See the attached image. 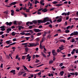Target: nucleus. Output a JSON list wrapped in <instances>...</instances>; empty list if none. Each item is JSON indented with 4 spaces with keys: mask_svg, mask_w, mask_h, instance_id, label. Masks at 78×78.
Here are the masks:
<instances>
[{
    "mask_svg": "<svg viewBox=\"0 0 78 78\" xmlns=\"http://www.w3.org/2000/svg\"><path fill=\"white\" fill-rule=\"evenodd\" d=\"M48 21H49V18L48 17H46L44 18L43 20H37L38 23H46V22H48Z\"/></svg>",
    "mask_w": 78,
    "mask_h": 78,
    "instance_id": "obj_1",
    "label": "nucleus"
},
{
    "mask_svg": "<svg viewBox=\"0 0 78 78\" xmlns=\"http://www.w3.org/2000/svg\"><path fill=\"white\" fill-rule=\"evenodd\" d=\"M29 44L30 45H27V46L29 47H36L37 45H39L37 42L32 43H29Z\"/></svg>",
    "mask_w": 78,
    "mask_h": 78,
    "instance_id": "obj_2",
    "label": "nucleus"
},
{
    "mask_svg": "<svg viewBox=\"0 0 78 78\" xmlns=\"http://www.w3.org/2000/svg\"><path fill=\"white\" fill-rule=\"evenodd\" d=\"M36 33H38V32H41V31H42V30H40L39 29H34L33 30Z\"/></svg>",
    "mask_w": 78,
    "mask_h": 78,
    "instance_id": "obj_3",
    "label": "nucleus"
},
{
    "mask_svg": "<svg viewBox=\"0 0 78 78\" xmlns=\"http://www.w3.org/2000/svg\"><path fill=\"white\" fill-rule=\"evenodd\" d=\"M5 24H6L7 26H11V25L12 24V22H10L9 23L7 22L5 23Z\"/></svg>",
    "mask_w": 78,
    "mask_h": 78,
    "instance_id": "obj_4",
    "label": "nucleus"
},
{
    "mask_svg": "<svg viewBox=\"0 0 78 78\" xmlns=\"http://www.w3.org/2000/svg\"><path fill=\"white\" fill-rule=\"evenodd\" d=\"M16 3H17V2H14L10 4H9V5H10V6H11V5H16Z\"/></svg>",
    "mask_w": 78,
    "mask_h": 78,
    "instance_id": "obj_5",
    "label": "nucleus"
},
{
    "mask_svg": "<svg viewBox=\"0 0 78 78\" xmlns=\"http://www.w3.org/2000/svg\"><path fill=\"white\" fill-rule=\"evenodd\" d=\"M10 73H12L14 75H16V70H13L10 71Z\"/></svg>",
    "mask_w": 78,
    "mask_h": 78,
    "instance_id": "obj_6",
    "label": "nucleus"
},
{
    "mask_svg": "<svg viewBox=\"0 0 78 78\" xmlns=\"http://www.w3.org/2000/svg\"><path fill=\"white\" fill-rule=\"evenodd\" d=\"M25 73V72H19L18 73V76H20V75H22L23 74V73Z\"/></svg>",
    "mask_w": 78,
    "mask_h": 78,
    "instance_id": "obj_7",
    "label": "nucleus"
},
{
    "mask_svg": "<svg viewBox=\"0 0 78 78\" xmlns=\"http://www.w3.org/2000/svg\"><path fill=\"white\" fill-rule=\"evenodd\" d=\"M11 15L12 16H13L14 15V10L12 9L11 10Z\"/></svg>",
    "mask_w": 78,
    "mask_h": 78,
    "instance_id": "obj_8",
    "label": "nucleus"
},
{
    "mask_svg": "<svg viewBox=\"0 0 78 78\" xmlns=\"http://www.w3.org/2000/svg\"><path fill=\"white\" fill-rule=\"evenodd\" d=\"M31 56H29L26 59H28V61H31Z\"/></svg>",
    "mask_w": 78,
    "mask_h": 78,
    "instance_id": "obj_9",
    "label": "nucleus"
},
{
    "mask_svg": "<svg viewBox=\"0 0 78 78\" xmlns=\"http://www.w3.org/2000/svg\"><path fill=\"white\" fill-rule=\"evenodd\" d=\"M23 67H24V70H27V72H29V71H28V69H27V68L26 67H25V66H23Z\"/></svg>",
    "mask_w": 78,
    "mask_h": 78,
    "instance_id": "obj_10",
    "label": "nucleus"
},
{
    "mask_svg": "<svg viewBox=\"0 0 78 78\" xmlns=\"http://www.w3.org/2000/svg\"><path fill=\"white\" fill-rule=\"evenodd\" d=\"M60 41L61 42H63L64 43H66V40L63 39H60Z\"/></svg>",
    "mask_w": 78,
    "mask_h": 78,
    "instance_id": "obj_11",
    "label": "nucleus"
},
{
    "mask_svg": "<svg viewBox=\"0 0 78 78\" xmlns=\"http://www.w3.org/2000/svg\"><path fill=\"white\" fill-rule=\"evenodd\" d=\"M17 34V33H16L14 32H13L11 34V35L15 36V34Z\"/></svg>",
    "mask_w": 78,
    "mask_h": 78,
    "instance_id": "obj_12",
    "label": "nucleus"
},
{
    "mask_svg": "<svg viewBox=\"0 0 78 78\" xmlns=\"http://www.w3.org/2000/svg\"><path fill=\"white\" fill-rule=\"evenodd\" d=\"M41 43H40V47L41 48V49H43L44 48V46H43L41 45Z\"/></svg>",
    "mask_w": 78,
    "mask_h": 78,
    "instance_id": "obj_13",
    "label": "nucleus"
},
{
    "mask_svg": "<svg viewBox=\"0 0 78 78\" xmlns=\"http://www.w3.org/2000/svg\"><path fill=\"white\" fill-rule=\"evenodd\" d=\"M63 5V4H55V5H56V6H62Z\"/></svg>",
    "mask_w": 78,
    "mask_h": 78,
    "instance_id": "obj_14",
    "label": "nucleus"
},
{
    "mask_svg": "<svg viewBox=\"0 0 78 78\" xmlns=\"http://www.w3.org/2000/svg\"><path fill=\"white\" fill-rule=\"evenodd\" d=\"M53 63V61L52 60H51L49 62V64H51Z\"/></svg>",
    "mask_w": 78,
    "mask_h": 78,
    "instance_id": "obj_15",
    "label": "nucleus"
},
{
    "mask_svg": "<svg viewBox=\"0 0 78 78\" xmlns=\"http://www.w3.org/2000/svg\"><path fill=\"white\" fill-rule=\"evenodd\" d=\"M41 55H42L43 57H44V58H46V55H45V54H44V53L42 52H41Z\"/></svg>",
    "mask_w": 78,
    "mask_h": 78,
    "instance_id": "obj_16",
    "label": "nucleus"
},
{
    "mask_svg": "<svg viewBox=\"0 0 78 78\" xmlns=\"http://www.w3.org/2000/svg\"><path fill=\"white\" fill-rule=\"evenodd\" d=\"M73 33L74 34V36H76V35H78V31L74 32Z\"/></svg>",
    "mask_w": 78,
    "mask_h": 78,
    "instance_id": "obj_17",
    "label": "nucleus"
},
{
    "mask_svg": "<svg viewBox=\"0 0 78 78\" xmlns=\"http://www.w3.org/2000/svg\"><path fill=\"white\" fill-rule=\"evenodd\" d=\"M35 41H36V42H39V41H40V40L39 39V38L38 37L37 38H36L35 40Z\"/></svg>",
    "mask_w": 78,
    "mask_h": 78,
    "instance_id": "obj_18",
    "label": "nucleus"
},
{
    "mask_svg": "<svg viewBox=\"0 0 78 78\" xmlns=\"http://www.w3.org/2000/svg\"><path fill=\"white\" fill-rule=\"evenodd\" d=\"M48 10L47 9H43L42 10V11L44 12H47Z\"/></svg>",
    "mask_w": 78,
    "mask_h": 78,
    "instance_id": "obj_19",
    "label": "nucleus"
},
{
    "mask_svg": "<svg viewBox=\"0 0 78 78\" xmlns=\"http://www.w3.org/2000/svg\"><path fill=\"white\" fill-rule=\"evenodd\" d=\"M75 49H74L73 50V51L71 52V54L73 55L75 53Z\"/></svg>",
    "mask_w": 78,
    "mask_h": 78,
    "instance_id": "obj_20",
    "label": "nucleus"
},
{
    "mask_svg": "<svg viewBox=\"0 0 78 78\" xmlns=\"http://www.w3.org/2000/svg\"><path fill=\"white\" fill-rule=\"evenodd\" d=\"M61 21H62V18H59V19L57 20V22H61Z\"/></svg>",
    "mask_w": 78,
    "mask_h": 78,
    "instance_id": "obj_21",
    "label": "nucleus"
},
{
    "mask_svg": "<svg viewBox=\"0 0 78 78\" xmlns=\"http://www.w3.org/2000/svg\"><path fill=\"white\" fill-rule=\"evenodd\" d=\"M11 40H10L9 41H6V43L7 44H10V42H11Z\"/></svg>",
    "mask_w": 78,
    "mask_h": 78,
    "instance_id": "obj_22",
    "label": "nucleus"
},
{
    "mask_svg": "<svg viewBox=\"0 0 78 78\" xmlns=\"http://www.w3.org/2000/svg\"><path fill=\"white\" fill-rule=\"evenodd\" d=\"M64 72L63 71H61L60 73V74L61 76H62L63 75V74H64Z\"/></svg>",
    "mask_w": 78,
    "mask_h": 78,
    "instance_id": "obj_23",
    "label": "nucleus"
},
{
    "mask_svg": "<svg viewBox=\"0 0 78 78\" xmlns=\"http://www.w3.org/2000/svg\"><path fill=\"white\" fill-rule=\"evenodd\" d=\"M64 46H63V45H61V46L59 47V49H61V48H64Z\"/></svg>",
    "mask_w": 78,
    "mask_h": 78,
    "instance_id": "obj_24",
    "label": "nucleus"
},
{
    "mask_svg": "<svg viewBox=\"0 0 78 78\" xmlns=\"http://www.w3.org/2000/svg\"><path fill=\"white\" fill-rule=\"evenodd\" d=\"M41 32L38 33L37 34V36H41Z\"/></svg>",
    "mask_w": 78,
    "mask_h": 78,
    "instance_id": "obj_25",
    "label": "nucleus"
},
{
    "mask_svg": "<svg viewBox=\"0 0 78 78\" xmlns=\"http://www.w3.org/2000/svg\"><path fill=\"white\" fill-rule=\"evenodd\" d=\"M39 3V2L37 0H35V2H34V4H37V3Z\"/></svg>",
    "mask_w": 78,
    "mask_h": 78,
    "instance_id": "obj_26",
    "label": "nucleus"
},
{
    "mask_svg": "<svg viewBox=\"0 0 78 78\" xmlns=\"http://www.w3.org/2000/svg\"><path fill=\"white\" fill-rule=\"evenodd\" d=\"M62 16H64L65 15L66 16H67V13L64 12L62 13Z\"/></svg>",
    "mask_w": 78,
    "mask_h": 78,
    "instance_id": "obj_27",
    "label": "nucleus"
},
{
    "mask_svg": "<svg viewBox=\"0 0 78 78\" xmlns=\"http://www.w3.org/2000/svg\"><path fill=\"white\" fill-rule=\"evenodd\" d=\"M32 23H34V24H36V23H37V21H36V20H34V21H32Z\"/></svg>",
    "mask_w": 78,
    "mask_h": 78,
    "instance_id": "obj_28",
    "label": "nucleus"
},
{
    "mask_svg": "<svg viewBox=\"0 0 78 78\" xmlns=\"http://www.w3.org/2000/svg\"><path fill=\"white\" fill-rule=\"evenodd\" d=\"M25 35L26 36H29V35H31V34L30 33H26Z\"/></svg>",
    "mask_w": 78,
    "mask_h": 78,
    "instance_id": "obj_29",
    "label": "nucleus"
},
{
    "mask_svg": "<svg viewBox=\"0 0 78 78\" xmlns=\"http://www.w3.org/2000/svg\"><path fill=\"white\" fill-rule=\"evenodd\" d=\"M7 31H11V28H8L6 30Z\"/></svg>",
    "mask_w": 78,
    "mask_h": 78,
    "instance_id": "obj_30",
    "label": "nucleus"
},
{
    "mask_svg": "<svg viewBox=\"0 0 78 78\" xmlns=\"http://www.w3.org/2000/svg\"><path fill=\"white\" fill-rule=\"evenodd\" d=\"M44 40H45V37H43L42 38V41H41V42H43V41H44Z\"/></svg>",
    "mask_w": 78,
    "mask_h": 78,
    "instance_id": "obj_31",
    "label": "nucleus"
},
{
    "mask_svg": "<svg viewBox=\"0 0 78 78\" xmlns=\"http://www.w3.org/2000/svg\"><path fill=\"white\" fill-rule=\"evenodd\" d=\"M20 34H21V35H24L25 33L24 32H23L22 33H20Z\"/></svg>",
    "mask_w": 78,
    "mask_h": 78,
    "instance_id": "obj_32",
    "label": "nucleus"
},
{
    "mask_svg": "<svg viewBox=\"0 0 78 78\" xmlns=\"http://www.w3.org/2000/svg\"><path fill=\"white\" fill-rule=\"evenodd\" d=\"M16 44V42H14L10 44H9V45H14L15 44Z\"/></svg>",
    "mask_w": 78,
    "mask_h": 78,
    "instance_id": "obj_33",
    "label": "nucleus"
},
{
    "mask_svg": "<svg viewBox=\"0 0 78 78\" xmlns=\"http://www.w3.org/2000/svg\"><path fill=\"white\" fill-rule=\"evenodd\" d=\"M46 34H47V32H44V34H43V37H45V36H46Z\"/></svg>",
    "mask_w": 78,
    "mask_h": 78,
    "instance_id": "obj_34",
    "label": "nucleus"
},
{
    "mask_svg": "<svg viewBox=\"0 0 78 78\" xmlns=\"http://www.w3.org/2000/svg\"><path fill=\"white\" fill-rule=\"evenodd\" d=\"M5 26H2L0 27V28H1L2 29H5Z\"/></svg>",
    "mask_w": 78,
    "mask_h": 78,
    "instance_id": "obj_35",
    "label": "nucleus"
},
{
    "mask_svg": "<svg viewBox=\"0 0 78 78\" xmlns=\"http://www.w3.org/2000/svg\"><path fill=\"white\" fill-rule=\"evenodd\" d=\"M70 32V30H67L65 31V32L66 33H68Z\"/></svg>",
    "mask_w": 78,
    "mask_h": 78,
    "instance_id": "obj_36",
    "label": "nucleus"
},
{
    "mask_svg": "<svg viewBox=\"0 0 78 78\" xmlns=\"http://www.w3.org/2000/svg\"><path fill=\"white\" fill-rule=\"evenodd\" d=\"M58 3V2H56V1H54V2H52L53 4H57Z\"/></svg>",
    "mask_w": 78,
    "mask_h": 78,
    "instance_id": "obj_37",
    "label": "nucleus"
},
{
    "mask_svg": "<svg viewBox=\"0 0 78 78\" xmlns=\"http://www.w3.org/2000/svg\"><path fill=\"white\" fill-rule=\"evenodd\" d=\"M25 51L26 52H28V48H25Z\"/></svg>",
    "mask_w": 78,
    "mask_h": 78,
    "instance_id": "obj_38",
    "label": "nucleus"
},
{
    "mask_svg": "<svg viewBox=\"0 0 78 78\" xmlns=\"http://www.w3.org/2000/svg\"><path fill=\"white\" fill-rule=\"evenodd\" d=\"M44 66V64H42L40 65H39L38 66H37L36 67H41V66Z\"/></svg>",
    "mask_w": 78,
    "mask_h": 78,
    "instance_id": "obj_39",
    "label": "nucleus"
},
{
    "mask_svg": "<svg viewBox=\"0 0 78 78\" xmlns=\"http://www.w3.org/2000/svg\"><path fill=\"white\" fill-rule=\"evenodd\" d=\"M53 55V56H56V55H57V54L56 53V52H55L54 53L52 54Z\"/></svg>",
    "mask_w": 78,
    "mask_h": 78,
    "instance_id": "obj_40",
    "label": "nucleus"
},
{
    "mask_svg": "<svg viewBox=\"0 0 78 78\" xmlns=\"http://www.w3.org/2000/svg\"><path fill=\"white\" fill-rule=\"evenodd\" d=\"M38 75V76H40L41 75V71H40V72L37 73Z\"/></svg>",
    "mask_w": 78,
    "mask_h": 78,
    "instance_id": "obj_41",
    "label": "nucleus"
},
{
    "mask_svg": "<svg viewBox=\"0 0 78 78\" xmlns=\"http://www.w3.org/2000/svg\"><path fill=\"white\" fill-rule=\"evenodd\" d=\"M30 9H27L26 10V12H30Z\"/></svg>",
    "mask_w": 78,
    "mask_h": 78,
    "instance_id": "obj_42",
    "label": "nucleus"
},
{
    "mask_svg": "<svg viewBox=\"0 0 78 78\" xmlns=\"http://www.w3.org/2000/svg\"><path fill=\"white\" fill-rule=\"evenodd\" d=\"M75 39H73L71 40V42H72V43H73V42H75Z\"/></svg>",
    "mask_w": 78,
    "mask_h": 78,
    "instance_id": "obj_43",
    "label": "nucleus"
},
{
    "mask_svg": "<svg viewBox=\"0 0 78 78\" xmlns=\"http://www.w3.org/2000/svg\"><path fill=\"white\" fill-rule=\"evenodd\" d=\"M55 52H55V50H53L52 51V54H53V53H55Z\"/></svg>",
    "mask_w": 78,
    "mask_h": 78,
    "instance_id": "obj_44",
    "label": "nucleus"
},
{
    "mask_svg": "<svg viewBox=\"0 0 78 78\" xmlns=\"http://www.w3.org/2000/svg\"><path fill=\"white\" fill-rule=\"evenodd\" d=\"M18 30H21V26H18Z\"/></svg>",
    "mask_w": 78,
    "mask_h": 78,
    "instance_id": "obj_45",
    "label": "nucleus"
},
{
    "mask_svg": "<svg viewBox=\"0 0 78 78\" xmlns=\"http://www.w3.org/2000/svg\"><path fill=\"white\" fill-rule=\"evenodd\" d=\"M14 25H17V21H14Z\"/></svg>",
    "mask_w": 78,
    "mask_h": 78,
    "instance_id": "obj_46",
    "label": "nucleus"
},
{
    "mask_svg": "<svg viewBox=\"0 0 78 78\" xmlns=\"http://www.w3.org/2000/svg\"><path fill=\"white\" fill-rule=\"evenodd\" d=\"M31 37L32 38V40H31V41H33V39H34V36H33V35H32L31 36Z\"/></svg>",
    "mask_w": 78,
    "mask_h": 78,
    "instance_id": "obj_47",
    "label": "nucleus"
},
{
    "mask_svg": "<svg viewBox=\"0 0 78 78\" xmlns=\"http://www.w3.org/2000/svg\"><path fill=\"white\" fill-rule=\"evenodd\" d=\"M4 33V32L3 31H1L0 32V35H2V34H3Z\"/></svg>",
    "mask_w": 78,
    "mask_h": 78,
    "instance_id": "obj_48",
    "label": "nucleus"
},
{
    "mask_svg": "<svg viewBox=\"0 0 78 78\" xmlns=\"http://www.w3.org/2000/svg\"><path fill=\"white\" fill-rule=\"evenodd\" d=\"M63 66V63H61L59 65V66L60 67H62V66Z\"/></svg>",
    "mask_w": 78,
    "mask_h": 78,
    "instance_id": "obj_49",
    "label": "nucleus"
},
{
    "mask_svg": "<svg viewBox=\"0 0 78 78\" xmlns=\"http://www.w3.org/2000/svg\"><path fill=\"white\" fill-rule=\"evenodd\" d=\"M44 2V0H41V1H40V4L41 3H43V2Z\"/></svg>",
    "mask_w": 78,
    "mask_h": 78,
    "instance_id": "obj_50",
    "label": "nucleus"
},
{
    "mask_svg": "<svg viewBox=\"0 0 78 78\" xmlns=\"http://www.w3.org/2000/svg\"><path fill=\"white\" fill-rule=\"evenodd\" d=\"M12 48V49H13V51H15V49H16V48L15 47H13Z\"/></svg>",
    "mask_w": 78,
    "mask_h": 78,
    "instance_id": "obj_51",
    "label": "nucleus"
},
{
    "mask_svg": "<svg viewBox=\"0 0 78 78\" xmlns=\"http://www.w3.org/2000/svg\"><path fill=\"white\" fill-rule=\"evenodd\" d=\"M49 22H51V23H53V21H52V20H51V19H49Z\"/></svg>",
    "mask_w": 78,
    "mask_h": 78,
    "instance_id": "obj_52",
    "label": "nucleus"
},
{
    "mask_svg": "<svg viewBox=\"0 0 78 78\" xmlns=\"http://www.w3.org/2000/svg\"><path fill=\"white\" fill-rule=\"evenodd\" d=\"M39 62V60L36 59V61H35V62H37H37Z\"/></svg>",
    "mask_w": 78,
    "mask_h": 78,
    "instance_id": "obj_53",
    "label": "nucleus"
},
{
    "mask_svg": "<svg viewBox=\"0 0 78 78\" xmlns=\"http://www.w3.org/2000/svg\"><path fill=\"white\" fill-rule=\"evenodd\" d=\"M5 34H2V38H4V37H5Z\"/></svg>",
    "mask_w": 78,
    "mask_h": 78,
    "instance_id": "obj_54",
    "label": "nucleus"
},
{
    "mask_svg": "<svg viewBox=\"0 0 78 78\" xmlns=\"http://www.w3.org/2000/svg\"><path fill=\"white\" fill-rule=\"evenodd\" d=\"M12 41H13V42H14V41H17V39H16V38H14L13 39Z\"/></svg>",
    "mask_w": 78,
    "mask_h": 78,
    "instance_id": "obj_55",
    "label": "nucleus"
},
{
    "mask_svg": "<svg viewBox=\"0 0 78 78\" xmlns=\"http://www.w3.org/2000/svg\"><path fill=\"white\" fill-rule=\"evenodd\" d=\"M23 10H26V9H27L26 8V7H24L23 8Z\"/></svg>",
    "mask_w": 78,
    "mask_h": 78,
    "instance_id": "obj_56",
    "label": "nucleus"
},
{
    "mask_svg": "<svg viewBox=\"0 0 78 78\" xmlns=\"http://www.w3.org/2000/svg\"><path fill=\"white\" fill-rule=\"evenodd\" d=\"M74 35V34H73V33L70 34V36H73Z\"/></svg>",
    "mask_w": 78,
    "mask_h": 78,
    "instance_id": "obj_57",
    "label": "nucleus"
},
{
    "mask_svg": "<svg viewBox=\"0 0 78 78\" xmlns=\"http://www.w3.org/2000/svg\"><path fill=\"white\" fill-rule=\"evenodd\" d=\"M70 74H71V75H75V73H70Z\"/></svg>",
    "mask_w": 78,
    "mask_h": 78,
    "instance_id": "obj_58",
    "label": "nucleus"
},
{
    "mask_svg": "<svg viewBox=\"0 0 78 78\" xmlns=\"http://www.w3.org/2000/svg\"><path fill=\"white\" fill-rule=\"evenodd\" d=\"M25 59V56H23L22 57V59H23V60H24Z\"/></svg>",
    "mask_w": 78,
    "mask_h": 78,
    "instance_id": "obj_59",
    "label": "nucleus"
},
{
    "mask_svg": "<svg viewBox=\"0 0 78 78\" xmlns=\"http://www.w3.org/2000/svg\"><path fill=\"white\" fill-rule=\"evenodd\" d=\"M70 27V26H68V27H66V29L67 30H68Z\"/></svg>",
    "mask_w": 78,
    "mask_h": 78,
    "instance_id": "obj_60",
    "label": "nucleus"
},
{
    "mask_svg": "<svg viewBox=\"0 0 78 78\" xmlns=\"http://www.w3.org/2000/svg\"><path fill=\"white\" fill-rule=\"evenodd\" d=\"M75 75L77 76L78 75V73L77 72L75 73Z\"/></svg>",
    "mask_w": 78,
    "mask_h": 78,
    "instance_id": "obj_61",
    "label": "nucleus"
},
{
    "mask_svg": "<svg viewBox=\"0 0 78 78\" xmlns=\"http://www.w3.org/2000/svg\"><path fill=\"white\" fill-rule=\"evenodd\" d=\"M74 20H75L77 21L78 20V18H74Z\"/></svg>",
    "mask_w": 78,
    "mask_h": 78,
    "instance_id": "obj_62",
    "label": "nucleus"
},
{
    "mask_svg": "<svg viewBox=\"0 0 78 78\" xmlns=\"http://www.w3.org/2000/svg\"><path fill=\"white\" fill-rule=\"evenodd\" d=\"M75 51L76 53H78V49H76V50H75Z\"/></svg>",
    "mask_w": 78,
    "mask_h": 78,
    "instance_id": "obj_63",
    "label": "nucleus"
},
{
    "mask_svg": "<svg viewBox=\"0 0 78 78\" xmlns=\"http://www.w3.org/2000/svg\"><path fill=\"white\" fill-rule=\"evenodd\" d=\"M49 27H50L51 28H52V25L51 24L49 25Z\"/></svg>",
    "mask_w": 78,
    "mask_h": 78,
    "instance_id": "obj_64",
    "label": "nucleus"
}]
</instances>
